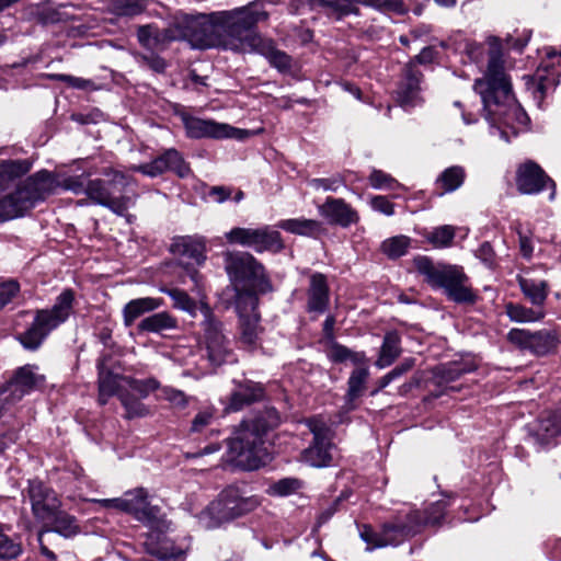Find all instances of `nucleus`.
<instances>
[{"label": "nucleus", "mask_w": 561, "mask_h": 561, "mask_svg": "<svg viewBox=\"0 0 561 561\" xmlns=\"http://www.w3.org/2000/svg\"><path fill=\"white\" fill-rule=\"evenodd\" d=\"M488 45L486 68L483 76L474 81L473 89L481 96L490 133L510 142L511 135L517 136L527 129L529 118L515 102L500 39L490 36Z\"/></svg>", "instance_id": "nucleus-1"}, {"label": "nucleus", "mask_w": 561, "mask_h": 561, "mask_svg": "<svg viewBox=\"0 0 561 561\" xmlns=\"http://www.w3.org/2000/svg\"><path fill=\"white\" fill-rule=\"evenodd\" d=\"M267 16V12L257 3L221 11L216 48L238 53L255 51L265 56L279 70L289 68V56L275 49L271 41L256 32V24L265 21Z\"/></svg>", "instance_id": "nucleus-2"}, {"label": "nucleus", "mask_w": 561, "mask_h": 561, "mask_svg": "<svg viewBox=\"0 0 561 561\" xmlns=\"http://www.w3.org/2000/svg\"><path fill=\"white\" fill-rule=\"evenodd\" d=\"M221 11L190 15L179 13L172 25L160 30L148 24L138 28L139 43L150 50H162L174 41L185 39L194 48H216Z\"/></svg>", "instance_id": "nucleus-3"}, {"label": "nucleus", "mask_w": 561, "mask_h": 561, "mask_svg": "<svg viewBox=\"0 0 561 561\" xmlns=\"http://www.w3.org/2000/svg\"><path fill=\"white\" fill-rule=\"evenodd\" d=\"M447 501L438 500L430 504L422 513L411 506H403L390 523L383 525L381 533H376L370 526H358L359 537L366 543L365 550L397 546L407 537L419 533L424 526L439 525L445 516Z\"/></svg>", "instance_id": "nucleus-4"}, {"label": "nucleus", "mask_w": 561, "mask_h": 561, "mask_svg": "<svg viewBox=\"0 0 561 561\" xmlns=\"http://www.w3.org/2000/svg\"><path fill=\"white\" fill-rule=\"evenodd\" d=\"M280 416L275 409H266L252 421H245L228 442L226 461L242 470H255L271 457L263 436L278 426Z\"/></svg>", "instance_id": "nucleus-5"}, {"label": "nucleus", "mask_w": 561, "mask_h": 561, "mask_svg": "<svg viewBox=\"0 0 561 561\" xmlns=\"http://www.w3.org/2000/svg\"><path fill=\"white\" fill-rule=\"evenodd\" d=\"M413 265L417 273L432 288L444 289L446 297L456 304L472 305L477 301L469 277L463 267L457 264L434 262L425 255L414 257Z\"/></svg>", "instance_id": "nucleus-6"}, {"label": "nucleus", "mask_w": 561, "mask_h": 561, "mask_svg": "<svg viewBox=\"0 0 561 561\" xmlns=\"http://www.w3.org/2000/svg\"><path fill=\"white\" fill-rule=\"evenodd\" d=\"M261 504L259 495H247L239 486L229 485L198 514V523L206 529H215L252 513Z\"/></svg>", "instance_id": "nucleus-7"}, {"label": "nucleus", "mask_w": 561, "mask_h": 561, "mask_svg": "<svg viewBox=\"0 0 561 561\" xmlns=\"http://www.w3.org/2000/svg\"><path fill=\"white\" fill-rule=\"evenodd\" d=\"M57 182L48 171H39L24 181L18 188L0 198V219L9 220L23 216L36 203L50 195Z\"/></svg>", "instance_id": "nucleus-8"}, {"label": "nucleus", "mask_w": 561, "mask_h": 561, "mask_svg": "<svg viewBox=\"0 0 561 561\" xmlns=\"http://www.w3.org/2000/svg\"><path fill=\"white\" fill-rule=\"evenodd\" d=\"M224 263L225 270L237 289V295L252 291L257 296V293L263 294L272 289L263 264L251 253L226 251Z\"/></svg>", "instance_id": "nucleus-9"}, {"label": "nucleus", "mask_w": 561, "mask_h": 561, "mask_svg": "<svg viewBox=\"0 0 561 561\" xmlns=\"http://www.w3.org/2000/svg\"><path fill=\"white\" fill-rule=\"evenodd\" d=\"M73 294L62 291L51 309L37 310L30 328L19 335V341L26 350H37L47 335L64 323L72 309Z\"/></svg>", "instance_id": "nucleus-10"}, {"label": "nucleus", "mask_w": 561, "mask_h": 561, "mask_svg": "<svg viewBox=\"0 0 561 561\" xmlns=\"http://www.w3.org/2000/svg\"><path fill=\"white\" fill-rule=\"evenodd\" d=\"M108 181L92 180L85 186V194L98 205L107 207L113 213L123 216L135 203L133 196H115L114 191H122L131 183V178L119 170L104 172Z\"/></svg>", "instance_id": "nucleus-11"}, {"label": "nucleus", "mask_w": 561, "mask_h": 561, "mask_svg": "<svg viewBox=\"0 0 561 561\" xmlns=\"http://www.w3.org/2000/svg\"><path fill=\"white\" fill-rule=\"evenodd\" d=\"M257 305L259 298L252 291L239 293L236 296V308L240 318V343L249 351L259 347L263 333Z\"/></svg>", "instance_id": "nucleus-12"}, {"label": "nucleus", "mask_w": 561, "mask_h": 561, "mask_svg": "<svg viewBox=\"0 0 561 561\" xmlns=\"http://www.w3.org/2000/svg\"><path fill=\"white\" fill-rule=\"evenodd\" d=\"M225 238L230 244L251 248L257 253L266 251L276 253L284 249L280 233L268 226L260 228L236 227L226 232Z\"/></svg>", "instance_id": "nucleus-13"}, {"label": "nucleus", "mask_w": 561, "mask_h": 561, "mask_svg": "<svg viewBox=\"0 0 561 561\" xmlns=\"http://www.w3.org/2000/svg\"><path fill=\"white\" fill-rule=\"evenodd\" d=\"M201 312L204 316V341L209 362L219 366L231 357L229 341L222 333L221 323L215 318L207 305H202Z\"/></svg>", "instance_id": "nucleus-14"}, {"label": "nucleus", "mask_w": 561, "mask_h": 561, "mask_svg": "<svg viewBox=\"0 0 561 561\" xmlns=\"http://www.w3.org/2000/svg\"><path fill=\"white\" fill-rule=\"evenodd\" d=\"M182 121L186 135L191 138H233L242 140L253 135L250 130L236 128L229 124L217 123L211 119H202L188 115H182Z\"/></svg>", "instance_id": "nucleus-15"}, {"label": "nucleus", "mask_w": 561, "mask_h": 561, "mask_svg": "<svg viewBox=\"0 0 561 561\" xmlns=\"http://www.w3.org/2000/svg\"><path fill=\"white\" fill-rule=\"evenodd\" d=\"M307 425L313 434V444L304 451V461L312 467L328 466L332 459L333 449L330 428L319 417L309 419Z\"/></svg>", "instance_id": "nucleus-16"}, {"label": "nucleus", "mask_w": 561, "mask_h": 561, "mask_svg": "<svg viewBox=\"0 0 561 561\" xmlns=\"http://www.w3.org/2000/svg\"><path fill=\"white\" fill-rule=\"evenodd\" d=\"M516 185L522 194L527 195L539 194L545 188H549V199L553 201L556 198V182L534 161H527L519 165L516 174Z\"/></svg>", "instance_id": "nucleus-17"}, {"label": "nucleus", "mask_w": 561, "mask_h": 561, "mask_svg": "<svg viewBox=\"0 0 561 561\" xmlns=\"http://www.w3.org/2000/svg\"><path fill=\"white\" fill-rule=\"evenodd\" d=\"M507 340L519 350L538 356L550 353L557 345L556 335L548 330L531 332L515 328L507 333Z\"/></svg>", "instance_id": "nucleus-18"}, {"label": "nucleus", "mask_w": 561, "mask_h": 561, "mask_svg": "<svg viewBox=\"0 0 561 561\" xmlns=\"http://www.w3.org/2000/svg\"><path fill=\"white\" fill-rule=\"evenodd\" d=\"M26 493L32 513L37 520L45 523L53 519L57 510L60 508L61 503L57 494L39 480H30Z\"/></svg>", "instance_id": "nucleus-19"}, {"label": "nucleus", "mask_w": 561, "mask_h": 561, "mask_svg": "<svg viewBox=\"0 0 561 561\" xmlns=\"http://www.w3.org/2000/svg\"><path fill=\"white\" fill-rule=\"evenodd\" d=\"M147 491L142 488L126 492L125 501L128 504V508H124V512L131 514L136 519L149 527H159L162 523L160 519V508L151 505L147 501Z\"/></svg>", "instance_id": "nucleus-20"}, {"label": "nucleus", "mask_w": 561, "mask_h": 561, "mask_svg": "<svg viewBox=\"0 0 561 561\" xmlns=\"http://www.w3.org/2000/svg\"><path fill=\"white\" fill-rule=\"evenodd\" d=\"M421 78V72L414 66L404 69L396 91L397 101L402 108L410 110L422 103Z\"/></svg>", "instance_id": "nucleus-21"}, {"label": "nucleus", "mask_w": 561, "mask_h": 561, "mask_svg": "<svg viewBox=\"0 0 561 561\" xmlns=\"http://www.w3.org/2000/svg\"><path fill=\"white\" fill-rule=\"evenodd\" d=\"M131 170L141 172L150 178L158 176L167 170H172L182 178L186 176L190 172L188 165L183 161L181 154L174 149L165 151L162 156L149 163L137 167L135 165Z\"/></svg>", "instance_id": "nucleus-22"}, {"label": "nucleus", "mask_w": 561, "mask_h": 561, "mask_svg": "<svg viewBox=\"0 0 561 561\" xmlns=\"http://www.w3.org/2000/svg\"><path fill=\"white\" fill-rule=\"evenodd\" d=\"M264 397V388L261 383L243 380L234 383L229 403L227 405L228 411H239L245 405L262 400Z\"/></svg>", "instance_id": "nucleus-23"}, {"label": "nucleus", "mask_w": 561, "mask_h": 561, "mask_svg": "<svg viewBox=\"0 0 561 561\" xmlns=\"http://www.w3.org/2000/svg\"><path fill=\"white\" fill-rule=\"evenodd\" d=\"M170 250L174 255L187 257L196 264H202L206 260V240L204 237H178L173 240Z\"/></svg>", "instance_id": "nucleus-24"}, {"label": "nucleus", "mask_w": 561, "mask_h": 561, "mask_svg": "<svg viewBox=\"0 0 561 561\" xmlns=\"http://www.w3.org/2000/svg\"><path fill=\"white\" fill-rule=\"evenodd\" d=\"M99 369V402L101 404H106L108 399L116 394L118 397V392L126 391L127 386L122 379H127V377L121 375L112 374L107 367L105 358H101L98 362Z\"/></svg>", "instance_id": "nucleus-25"}, {"label": "nucleus", "mask_w": 561, "mask_h": 561, "mask_svg": "<svg viewBox=\"0 0 561 561\" xmlns=\"http://www.w3.org/2000/svg\"><path fill=\"white\" fill-rule=\"evenodd\" d=\"M517 283L524 297L535 307H543L548 295L549 286L543 279H537L530 276V271H524V274L517 275Z\"/></svg>", "instance_id": "nucleus-26"}, {"label": "nucleus", "mask_w": 561, "mask_h": 561, "mask_svg": "<svg viewBox=\"0 0 561 561\" xmlns=\"http://www.w3.org/2000/svg\"><path fill=\"white\" fill-rule=\"evenodd\" d=\"M45 377L38 374V367L26 365L21 367L12 378L10 386L13 392H19V398L23 394L37 389L43 385Z\"/></svg>", "instance_id": "nucleus-27"}, {"label": "nucleus", "mask_w": 561, "mask_h": 561, "mask_svg": "<svg viewBox=\"0 0 561 561\" xmlns=\"http://www.w3.org/2000/svg\"><path fill=\"white\" fill-rule=\"evenodd\" d=\"M163 305L164 301L161 298L141 297L131 299L124 306L122 311L124 324L130 327L141 316L157 310Z\"/></svg>", "instance_id": "nucleus-28"}, {"label": "nucleus", "mask_w": 561, "mask_h": 561, "mask_svg": "<svg viewBox=\"0 0 561 561\" xmlns=\"http://www.w3.org/2000/svg\"><path fill=\"white\" fill-rule=\"evenodd\" d=\"M276 226L287 232L310 238L319 237L324 230L320 221L307 218L284 219Z\"/></svg>", "instance_id": "nucleus-29"}, {"label": "nucleus", "mask_w": 561, "mask_h": 561, "mask_svg": "<svg viewBox=\"0 0 561 561\" xmlns=\"http://www.w3.org/2000/svg\"><path fill=\"white\" fill-rule=\"evenodd\" d=\"M329 301V290L325 277L322 274H314L310 279L308 291V308L310 311L323 312Z\"/></svg>", "instance_id": "nucleus-30"}, {"label": "nucleus", "mask_w": 561, "mask_h": 561, "mask_svg": "<svg viewBox=\"0 0 561 561\" xmlns=\"http://www.w3.org/2000/svg\"><path fill=\"white\" fill-rule=\"evenodd\" d=\"M178 328V320L171 313L161 311L144 318L139 324L140 332H149L160 334L164 331L175 330Z\"/></svg>", "instance_id": "nucleus-31"}, {"label": "nucleus", "mask_w": 561, "mask_h": 561, "mask_svg": "<svg viewBox=\"0 0 561 561\" xmlns=\"http://www.w3.org/2000/svg\"><path fill=\"white\" fill-rule=\"evenodd\" d=\"M319 213L333 224L346 227L351 222L348 206L341 199L328 198L327 202L319 207Z\"/></svg>", "instance_id": "nucleus-32"}, {"label": "nucleus", "mask_w": 561, "mask_h": 561, "mask_svg": "<svg viewBox=\"0 0 561 561\" xmlns=\"http://www.w3.org/2000/svg\"><path fill=\"white\" fill-rule=\"evenodd\" d=\"M505 312L511 321L518 323L538 322L541 321L546 314L541 307H526L514 302L506 304Z\"/></svg>", "instance_id": "nucleus-33"}, {"label": "nucleus", "mask_w": 561, "mask_h": 561, "mask_svg": "<svg viewBox=\"0 0 561 561\" xmlns=\"http://www.w3.org/2000/svg\"><path fill=\"white\" fill-rule=\"evenodd\" d=\"M466 171L460 165H453L445 169L436 179V186L440 190L439 195L453 193L465 182Z\"/></svg>", "instance_id": "nucleus-34"}, {"label": "nucleus", "mask_w": 561, "mask_h": 561, "mask_svg": "<svg viewBox=\"0 0 561 561\" xmlns=\"http://www.w3.org/2000/svg\"><path fill=\"white\" fill-rule=\"evenodd\" d=\"M400 342V335L396 331L386 333L377 360L378 367H388L399 357L401 354Z\"/></svg>", "instance_id": "nucleus-35"}, {"label": "nucleus", "mask_w": 561, "mask_h": 561, "mask_svg": "<svg viewBox=\"0 0 561 561\" xmlns=\"http://www.w3.org/2000/svg\"><path fill=\"white\" fill-rule=\"evenodd\" d=\"M145 548L150 556L162 561L176 559L181 554L170 541L160 540L158 535H150L145 542Z\"/></svg>", "instance_id": "nucleus-36"}, {"label": "nucleus", "mask_w": 561, "mask_h": 561, "mask_svg": "<svg viewBox=\"0 0 561 561\" xmlns=\"http://www.w3.org/2000/svg\"><path fill=\"white\" fill-rule=\"evenodd\" d=\"M46 523H50L53 525V527L49 528V531H55L65 538L76 536L80 530L76 518L60 510H57L53 519L47 520ZM45 529H48V527Z\"/></svg>", "instance_id": "nucleus-37"}, {"label": "nucleus", "mask_w": 561, "mask_h": 561, "mask_svg": "<svg viewBox=\"0 0 561 561\" xmlns=\"http://www.w3.org/2000/svg\"><path fill=\"white\" fill-rule=\"evenodd\" d=\"M410 245L411 239L399 234L383 240L380 250L388 259L396 260L405 255Z\"/></svg>", "instance_id": "nucleus-38"}, {"label": "nucleus", "mask_w": 561, "mask_h": 561, "mask_svg": "<svg viewBox=\"0 0 561 561\" xmlns=\"http://www.w3.org/2000/svg\"><path fill=\"white\" fill-rule=\"evenodd\" d=\"M456 236V228L444 225L424 233V238L436 249L449 248Z\"/></svg>", "instance_id": "nucleus-39"}, {"label": "nucleus", "mask_w": 561, "mask_h": 561, "mask_svg": "<svg viewBox=\"0 0 561 561\" xmlns=\"http://www.w3.org/2000/svg\"><path fill=\"white\" fill-rule=\"evenodd\" d=\"M118 399L125 409V416L127 419L144 417L150 414L149 409L130 392L119 391Z\"/></svg>", "instance_id": "nucleus-40"}, {"label": "nucleus", "mask_w": 561, "mask_h": 561, "mask_svg": "<svg viewBox=\"0 0 561 561\" xmlns=\"http://www.w3.org/2000/svg\"><path fill=\"white\" fill-rule=\"evenodd\" d=\"M111 8L118 16L133 18L146 10L147 0H112Z\"/></svg>", "instance_id": "nucleus-41"}, {"label": "nucleus", "mask_w": 561, "mask_h": 561, "mask_svg": "<svg viewBox=\"0 0 561 561\" xmlns=\"http://www.w3.org/2000/svg\"><path fill=\"white\" fill-rule=\"evenodd\" d=\"M162 293L169 295L173 300V306L178 309H181L191 316L195 317L197 310H201L202 305H198L183 290L180 289H168L162 288Z\"/></svg>", "instance_id": "nucleus-42"}, {"label": "nucleus", "mask_w": 561, "mask_h": 561, "mask_svg": "<svg viewBox=\"0 0 561 561\" xmlns=\"http://www.w3.org/2000/svg\"><path fill=\"white\" fill-rule=\"evenodd\" d=\"M302 488V482L296 478H284L272 483L267 493L274 496H287L298 492Z\"/></svg>", "instance_id": "nucleus-43"}, {"label": "nucleus", "mask_w": 561, "mask_h": 561, "mask_svg": "<svg viewBox=\"0 0 561 561\" xmlns=\"http://www.w3.org/2000/svg\"><path fill=\"white\" fill-rule=\"evenodd\" d=\"M354 2L363 3L377 10L392 12L396 14H404L408 12V8L403 0H353V3Z\"/></svg>", "instance_id": "nucleus-44"}, {"label": "nucleus", "mask_w": 561, "mask_h": 561, "mask_svg": "<svg viewBox=\"0 0 561 561\" xmlns=\"http://www.w3.org/2000/svg\"><path fill=\"white\" fill-rule=\"evenodd\" d=\"M122 380L126 383L128 392H130V391L136 392L141 398L148 397L151 392L157 390L160 386L159 381L156 380L154 378L138 380V379L127 377V379H122Z\"/></svg>", "instance_id": "nucleus-45"}, {"label": "nucleus", "mask_w": 561, "mask_h": 561, "mask_svg": "<svg viewBox=\"0 0 561 561\" xmlns=\"http://www.w3.org/2000/svg\"><path fill=\"white\" fill-rule=\"evenodd\" d=\"M557 419V415H553L540 421L537 436L543 444H549L551 439L561 434V425Z\"/></svg>", "instance_id": "nucleus-46"}, {"label": "nucleus", "mask_w": 561, "mask_h": 561, "mask_svg": "<svg viewBox=\"0 0 561 561\" xmlns=\"http://www.w3.org/2000/svg\"><path fill=\"white\" fill-rule=\"evenodd\" d=\"M468 371L469 369L463 368L461 364L450 363L437 367L435 376L439 379V382H450Z\"/></svg>", "instance_id": "nucleus-47"}, {"label": "nucleus", "mask_w": 561, "mask_h": 561, "mask_svg": "<svg viewBox=\"0 0 561 561\" xmlns=\"http://www.w3.org/2000/svg\"><path fill=\"white\" fill-rule=\"evenodd\" d=\"M369 183L376 190H394L400 186L398 181L381 170H373L369 175Z\"/></svg>", "instance_id": "nucleus-48"}, {"label": "nucleus", "mask_w": 561, "mask_h": 561, "mask_svg": "<svg viewBox=\"0 0 561 561\" xmlns=\"http://www.w3.org/2000/svg\"><path fill=\"white\" fill-rule=\"evenodd\" d=\"M21 545L5 535V530L0 531V559H14L21 553Z\"/></svg>", "instance_id": "nucleus-49"}, {"label": "nucleus", "mask_w": 561, "mask_h": 561, "mask_svg": "<svg viewBox=\"0 0 561 561\" xmlns=\"http://www.w3.org/2000/svg\"><path fill=\"white\" fill-rule=\"evenodd\" d=\"M215 419V409L206 408L201 410L193 419L191 431L199 433L211 425Z\"/></svg>", "instance_id": "nucleus-50"}, {"label": "nucleus", "mask_w": 561, "mask_h": 561, "mask_svg": "<svg viewBox=\"0 0 561 561\" xmlns=\"http://www.w3.org/2000/svg\"><path fill=\"white\" fill-rule=\"evenodd\" d=\"M358 360V355L353 354V398L359 394L362 391V385L368 377V369L365 366H356V362Z\"/></svg>", "instance_id": "nucleus-51"}, {"label": "nucleus", "mask_w": 561, "mask_h": 561, "mask_svg": "<svg viewBox=\"0 0 561 561\" xmlns=\"http://www.w3.org/2000/svg\"><path fill=\"white\" fill-rule=\"evenodd\" d=\"M54 179L55 181L58 183L55 191L51 193H56V191L61 187L64 190H67V191H71L73 192L75 194H80V193H85V186L83 184V181L81 180L80 176H68L66 179H62V180H58L57 176H55L53 173L48 172Z\"/></svg>", "instance_id": "nucleus-52"}, {"label": "nucleus", "mask_w": 561, "mask_h": 561, "mask_svg": "<svg viewBox=\"0 0 561 561\" xmlns=\"http://www.w3.org/2000/svg\"><path fill=\"white\" fill-rule=\"evenodd\" d=\"M28 171V164L25 161H5L0 165V173L8 176H20Z\"/></svg>", "instance_id": "nucleus-53"}, {"label": "nucleus", "mask_w": 561, "mask_h": 561, "mask_svg": "<svg viewBox=\"0 0 561 561\" xmlns=\"http://www.w3.org/2000/svg\"><path fill=\"white\" fill-rule=\"evenodd\" d=\"M19 291V284L10 280L0 284V308L9 304Z\"/></svg>", "instance_id": "nucleus-54"}, {"label": "nucleus", "mask_w": 561, "mask_h": 561, "mask_svg": "<svg viewBox=\"0 0 561 561\" xmlns=\"http://www.w3.org/2000/svg\"><path fill=\"white\" fill-rule=\"evenodd\" d=\"M370 206L375 211L381 213L386 216H391L394 213L393 204L385 196H375L370 199Z\"/></svg>", "instance_id": "nucleus-55"}, {"label": "nucleus", "mask_w": 561, "mask_h": 561, "mask_svg": "<svg viewBox=\"0 0 561 561\" xmlns=\"http://www.w3.org/2000/svg\"><path fill=\"white\" fill-rule=\"evenodd\" d=\"M321 4L331 8L337 18L347 15L351 10V0H319Z\"/></svg>", "instance_id": "nucleus-56"}, {"label": "nucleus", "mask_w": 561, "mask_h": 561, "mask_svg": "<svg viewBox=\"0 0 561 561\" xmlns=\"http://www.w3.org/2000/svg\"><path fill=\"white\" fill-rule=\"evenodd\" d=\"M53 78L67 82L70 87L76 89H88L93 83L90 80H85L82 78L69 76V75H54Z\"/></svg>", "instance_id": "nucleus-57"}, {"label": "nucleus", "mask_w": 561, "mask_h": 561, "mask_svg": "<svg viewBox=\"0 0 561 561\" xmlns=\"http://www.w3.org/2000/svg\"><path fill=\"white\" fill-rule=\"evenodd\" d=\"M465 49L470 60L477 64L482 61V57L485 53V48L483 45L474 42H469L466 44Z\"/></svg>", "instance_id": "nucleus-58"}, {"label": "nucleus", "mask_w": 561, "mask_h": 561, "mask_svg": "<svg viewBox=\"0 0 561 561\" xmlns=\"http://www.w3.org/2000/svg\"><path fill=\"white\" fill-rule=\"evenodd\" d=\"M163 392H164L165 399L174 407L183 408L186 405V403H187L186 398L182 391L168 388V389H164Z\"/></svg>", "instance_id": "nucleus-59"}, {"label": "nucleus", "mask_w": 561, "mask_h": 561, "mask_svg": "<svg viewBox=\"0 0 561 561\" xmlns=\"http://www.w3.org/2000/svg\"><path fill=\"white\" fill-rule=\"evenodd\" d=\"M93 502L101 504L103 507L115 508L121 512H124V508H128V504L125 501V494L122 497L93 500Z\"/></svg>", "instance_id": "nucleus-60"}, {"label": "nucleus", "mask_w": 561, "mask_h": 561, "mask_svg": "<svg viewBox=\"0 0 561 561\" xmlns=\"http://www.w3.org/2000/svg\"><path fill=\"white\" fill-rule=\"evenodd\" d=\"M348 355L350 353L346 347H343L335 343H333L328 351V356L333 362H344L345 359L348 358Z\"/></svg>", "instance_id": "nucleus-61"}, {"label": "nucleus", "mask_w": 561, "mask_h": 561, "mask_svg": "<svg viewBox=\"0 0 561 561\" xmlns=\"http://www.w3.org/2000/svg\"><path fill=\"white\" fill-rule=\"evenodd\" d=\"M477 256L486 265H492L494 261V251L489 242H483L477 250Z\"/></svg>", "instance_id": "nucleus-62"}, {"label": "nucleus", "mask_w": 561, "mask_h": 561, "mask_svg": "<svg viewBox=\"0 0 561 561\" xmlns=\"http://www.w3.org/2000/svg\"><path fill=\"white\" fill-rule=\"evenodd\" d=\"M415 360L413 358H405L400 365L396 366L390 373L393 380L398 379L413 368Z\"/></svg>", "instance_id": "nucleus-63"}, {"label": "nucleus", "mask_w": 561, "mask_h": 561, "mask_svg": "<svg viewBox=\"0 0 561 561\" xmlns=\"http://www.w3.org/2000/svg\"><path fill=\"white\" fill-rule=\"evenodd\" d=\"M436 51L433 47H424L416 56L419 64H430L435 59Z\"/></svg>", "instance_id": "nucleus-64"}]
</instances>
